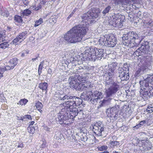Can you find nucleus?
<instances>
[{
  "label": "nucleus",
  "mask_w": 153,
  "mask_h": 153,
  "mask_svg": "<svg viewBox=\"0 0 153 153\" xmlns=\"http://www.w3.org/2000/svg\"><path fill=\"white\" fill-rule=\"evenodd\" d=\"M82 104V100L79 98L75 97L72 100H69L65 102L63 104H61V106L64 108H68L70 111L71 116L75 117L77 115L78 112L76 106Z\"/></svg>",
  "instance_id": "3"
},
{
  "label": "nucleus",
  "mask_w": 153,
  "mask_h": 153,
  "mask_svg": "<svg viewBox=\"0 0 153 153\" xmlns=\"http://www.w3.org/2000/svg\"><path fill=\"white\" fill-rule=\"evenodd\" d=\"M45 129L48 131H50V128L47 127H45Z\"/></svg>",
  "instance_id": "54"
},
{
  "label": "nucleus",
  "mask_w": 153,
  "mask_h": 153,
  "mask_svg": "<svg viewBox=\"0 0 153 153\" xmlns=\"http://www.w3.org/2000/svg\"><path fill=\"white\" fill-rule=\"evenodd\" d=\"M27 31H25L19 33L17 36L18 37H19V39L22 42L26 38L27 35Z\"/></svg>",
  "instance_id": "21"
},
{
  "label": "nucleus",
  "mask_w": 153,
  "mask_h": 153,
  "mask_svg": "<svg viewBox=\"0 0 153 153\" xmlns=\"http://www.w3.org/2000/svg\"><path fill=\"white\" fill-rule=\"evenodd\" d=\"M146 123L145 120H143L140 122L139 123V125H143L144 124Z\"/></svg>",
  "instance_id": "52"
},
{
  "label": "nucleus",
  "mask_w": 153,
  "mask_h": 153,
  "mask_svg": "<svg viewBox=\"0 0 153 153\" xmlns=\"http://www.w3.org/2000/svg\"><path fill=\"white\" fill-rule=\"evenodd\" d=\"M146 13H143V23L144 26L147 28H151L153 25V22L151 19L148 16H146Z\"/></svg>",
  "instance_id": "10"
},
{
  "label": "nucleus",
  "mask_w": 153,
  "mask_h": 153,
  "mask_svg": "<svg viewBox=\"0 0 153 153\" xmlns=\"http://www.w3.org/2000/svg\"><path fill=\"white\" fill-rule=\"evenodd\" d=\"M123 69L120 70L119 72V77H120L121 80H126L128 79L129 76L128 74V73L124 71H123Z\"/></svg>",
  "instance_id": "18"
},
{
  "label": "nucleus",
  "mask_w": 153,
  "mask_h": 153,
  "mask_svg": "<svg viewBox=\"0 0 153 153\" xmlns=\"http://www.w3.org/2000/svg\"><path fill=\"white\" fill-rule=\"evenodd\" d=\"M149 43L148 42H146L143 43L140 47L138 49L143 54L147 53L149 51Z\"/></svg>",
  "instance_id": "14"
},
{
  "label": "nucleus",
  "mask_w": 153,
  "mask_h": 153,
  "mask_svg": "<svg viewBox=\"0 0 153 153\" xmlns=\"http://www.w3.org/2000/svg\"><path fill=\"white\" fill-rule=\"evenodd\" d=\"M108 42L107 46L109 47H113L116 44V38L113 35H109L108 38Z\"/></svg>",
  "instance_id": "16"
},
{
  "label": "nucleus",
  "mask_w": 153,
  "mask_h": 153,
  "mask_svg": "<svg viewBox=\"0 0 153 153\" xmlns=\"http://www.w3.org/2000/svg\"><path fill=\"white\" fill-rule=\"evenodd\" d=\"M102 97L103 96L102 93L97 91L95 93L94 95L92 94V99L94 100H98L102 98Z\"/></svg>",
  "instance_id": "20"
},
{
  "label": "nucleus",
  "mask_w": 153,
  "mask_h": 153,
  "mask_svg": "<svg viewBox=\"0 0 153 153\" xmlns=\"http://www.w3.org/2000/svg\"><path fill=\"white\" fill-rule=\"evenodd\" d=\"M21 56H25V54L24 53H22L21 54Z\"/></svg>",
  "instance_id": "58"
},
{
  "label": "nucleus",
  "mask_w": 153,
  "mask_h": 153,
  "mask_svg": "<svg viewBox=\"0 0 153 153\" xmlns=\"http://www.w3.org/2000/svg\"><path fill=\"white\" fill-rule=\"evenodd\" d=\"M65 97L66 98V99L67 100L72 99L75 98V96H71L70 95H65Z\"/></svg>",
  "instance_id": "42"
},
{
  "label": "nucleus",
  "mask_w": 153,
  "mask_h": 153,
  "mask_svg": "<svg viewBox=\"0 0 153 153\" xmlns=\"http://www.w3.org/2000/svg\"><path fill=\"white\" fill-rule=\"evenodd\" d=\"M140 96L146 100L148 99L150 95H153V74L148 75L147 77L143 82H140Z\"/></svg>",
  "instance_id": "2"
},
{
  "label": "nucleus",
  "mask_w": 153,
  "mask_h": 153,
  "mask_svg": "<svg viewBox=\"0 0 153 153\" xmlns=\"http://www.w3.org/2000/svg\"><path fill=\"white\" fill-rule=\"evenodd\" d=\"M30 8L31 9H33V10H38V6H31L30 7Z\"/></svg>",
  "instance_id": "47"
},
{
  "label": "nucleus",
  "mask_w": 153,
  "mask_h": 153,
  "mask_svg": "<svg viewBox=\"0 0 153 153\" xmlns=\"http://www.w3.org/2000/svg\"><path fill=\"white\" fill-rule=\"evenodd\" d=\"M24 147L23 144L22 142H19L18 145V148H23Z\"/></svg>",
  "instance_id": "45"
},
{
  "label": "nucleus",
  "mask_w": 153,
  "mask_h": 153,
  "mask_svg": "<svg viewBox=\"0 0 153 153\" xmlns=\"http://www.w3.org/2000/svg\"><path fill=\"white\" fill-rule=\"evenodd\" d=\"M111 8V7L110 6H108L107 7H106L105 8L102 12V13L105 15L106 13H108L110 9Z\"/></svg>",
  "instance_id": "37"
},
{
  "label": "nucleus",
  "mask_w": 153,
  "mask_h": 153,
  "mask_svg": "<svg viewBox=\"0 0 153 153\" xmlns=\"http://www.w3.org/2000/svg\"><path fill=\"white\" fill-rule=\"evenodd\" d=\"M85 82L84 81L83 82H79L75 89L77 90H81V91L87 90L88 85L87 82Z\"/></svg>",
  "instance_id": "17"
},
{
  "label": "nucleus",
  "mask_w": 153,
  "mask_h": 153,
  "mask_svg": "<svg viewBox=\"0 0 153 153\" xmlns=\"http://www.w3.org/2000/svg\"><path fill=\"white\" fill-rule=\"evenodd\" d=\"M35 130V129L34 127H33V126H29L27 128L28 132L30 133L33 134L34 133Z\"/></svg>",
  "instance_id": "34"
},
{
  "label": "nucleus",
  "mask_w": 153,
  "mask_h": 153,
  "mask_svg": "<svg viewBox=\"0 0 153 153\" xmlns=\"http://www.w3.org/2000/svg\"><path fill=\"white\" fill-rule=\"evenodd\" d=\"M22 41L19 39V37L17 36L12 41L13 44L15 45H16L21 42Z\"/></svg>",
  "instance_id": "28"
},
{
  "label": "nucleus",
  "mask_w": 153,
  "mask_h": 153,
  "mask_svg": "<svg viewBox=\"0 0 153 153\" xmlns=\"http://www.w3.org/2000/svg\"><path fill=\"white\" fill-rule=\"evenodd\" d=\"M150 29H151V30L152 31H153V25H152V27L151 28H150Z\"/></svg>",
  "instance_id": "59"
},
{
  "label": "nucleus",
  "mask_w": 153,
  "mask_h": 153,
  "mask_svg": "<svg viewBox=\"0 0 153 153\" xmlns=\"http://www.w3.org/2000/svg\"><path fill=\"white\" fill-rule=\"evenodd\" d=\"M92 94L91 92L88 91V92H83L81 94L82 97L86 100H92Z\"/></svg>",
  "instance_id": "19"
},
{
  "label": "nucleus",
  "mask_w": 153,
  "mask_h": 153,
  "mask_svg": "<svg viewBox=\"0 0 153 153\" xmlns=\"http://www.w3.org/2000/svg\"><path fill=\"white\" fill-rule=\"evenodd\" d=\"M0 14L4 17H7L9 16V12L6 9H3L0 10Z\"/></svg>",
  "instance_id": "22"
},
{
  "label": "nucleus",
  "mask_w": 153,
  "mask_h": 153,
  "mask_svg": "<svg viewBox=\"0 0 153 153\" xmlns=\"http://www.w3.org/2000/svg\"><path fill=\"white\" fill-rule=\"evenodd\" d=\"M22 117V120H24L25 119V116L23 117Z\"/></svg>",
  "instance_id": "60"
},
{
  "label": "nucleus",
  "mask_w": 153,
  "mask_h": 153,
  "mask_svg": "<svg viewBox=\"0 0 153 153\" xmlns=\"http://www.w3.org/2000/svg\"><path fill=\"white\" fill-rule=\"evenodd\" d=\"M45 3V0H40V3L41 4H44Z\"/></svg>",
  "instance_id": "53"
},
{
  "label": "nucleus",
  "mask_w": 153,
  "mask_h": 153,
  "mask_svg": "<svg viewBox=\"0 0 153 153\" xmlns=\"http://www.w3.org/2000/svg\"><path fill=\"white\" fill-rule=\"evenodd\" d=\"M47 83L45 82L40 83L39 85V87L42 90H46L47 87Z\"/></svg>",
  "instance_id": "29"
},
{
  "label": "nucleus",
  "mask_w": 153,
  "mask_h": 153,
  "mask_svg": "<svg viewBox=\"0 0 153 153\" xmlns=\"http://www.w3.org/2000/svg\"><path fill=\"white\" fill-rule=\"evenodd\" d=\"M69 80L70 86L76 89L79 82L85 81L86 79L82 76L77 75L70 77Z\"/></svg>",
  "instance_id": "7"
},
{
  "label": "nucleus",
  "mask_w": 153,
  "mask_h": 153,
  "mask_svg": "<svg viewBox=\"0 0 153 153\" xmlns=\"http://www.w3.org/2000/svg\"><path fill=\"white\" fill-rule=\"evenodd\" d=\"M118 87L117 86L113 85L110 87L105 91L107 97H110L115 93L118 90Z\"/></svg>",
  "instance_id": "13"
},
{
  "label": "nucleus",
  "mask_w": 153,
  "mask_h": 153,
  "mask_svg": "<svg viewBox=\"0 0 153 153\" xmlns=\"http://www.w3.org/2000/svg\"><path fill=\"white\" fill-rule=\"evenodd\" d=\"M146 110L148 112L150 113H151L153 112V107L149 106L148 107Z\"/></svg>",
  "instance_id": "41"
},
{
  "label": "nucleus",
  "mask_w": 153,
  "mask_h": 153,
  "mask_svg": "<svg viewBox=\"0 0 153 153\" xmlns=\"http://www.w3.org/2000/svg\"><path fill=\"white\" fill-rule=\"evenodd\" d=\"M31 13V11L29 9H26L23 11L22 13L24 16H28L30 15Z\"/></svg>",
  "instance_id": "31"
},
{
  "label": "nucleus",
  "mask_w": 153,
  "mask_h": 153,
  "mask_svg": "<svg viewBox=\"0 0 153 153\" xmlns=\"http://www.w3.org/2000/svg\"><path fill=\"white\" fill-rule=\"evenodd\" d=\"M91 49H88L86 50L82 53L84 60L89 61L90 60H93L92 59V54H91Z\"/></svg>",
  "instance_id": "12"
},
{
  "label": "nucleus",
  "mask_w": 153,
  "mask_h": 153,
  "mask_svg": "<svg viewBox=\"0 0 153 153\" xmlns=\"http://www.w3.org/2000/svg\"><path fill=\"white\" fill-rule=\"evenodd\" d=\"M6 36L5 34H1L0 32V42L5 40Z\"/></svg>",
  "instance_id": "38"
},
{
  "label": "nucleus",
  "mask_w": 153,
  "mask_h": 153,
  "mask_svg": "<svg viewBox=\"0 0 153 153\" xmlns=\"http://www.w3.org/2000/svg\"><path fill=\"white\" fill-rule=\"evenodd\" d=\"M38 21H36V24L34 25V26L35 27H37L38 26Z\"/></svg>",
  "instance_id": "55"
},
{
  "label": "nucleus",
  "mask_w": 153,
  "mask_h": 153,
  "mask_svg": "<svg viewBox=\"0 0 153 153\" xmlns=\"http://www.w3.org/2000/svg\"><path fill=\"white\" fill-rule=\"evenodd\" d=\"M59 107L62 109L58 115L59 122L60 124H62L63 123L66 124V123L65 121L69 119V116L70 114L71 115L70 113L68 115V113L67 112V111H68L69 110V109L64 108L63 107L62 108V107L61 106V104H60Z\"/></svg>",
  "instance_id": "6"
},
{
  "label": "nucleus",
  "mask_w": 153,
  "mask_h": 153,
  "mask_svg": "<svg viewBox=\"0 0 153 153\" xmlns=\"http://www.w3.org/2000/svg\"><path fill=\"white\" fill-rule=\"evenodd\" d=\"M17 59L15 58L10 59L5 67V70H8L13 69L17 63Z\"/></svg>",
  "instance_id": "11"
},
{
  "label": "nucleus",
  "mask_w": 153,
  "mask_h": 153,
  "mask_svg": "<svg viewBox=\"0 0 153 153\" xmlns=\"http://www.w3.org/2000/svg\"><path fill=\"white\" fill-rule=\"evenodd\" d=\"M112 99L111 98H109L108 100H103L102 101H100L99 103L100 104V107L103 106L106 104H107Z\"/></svg>",
  "instance_id": "24"
},
{
  "label": "nucleus",
  "mask_w": 153,
  "mask_h": 153,
  "mask_svg": "<svg viewBox=\"0 0 153 153\" xmlns=\"http://www.w3.org/2000/svg\"><path fill=\"white\" fill-rule=\"evenodd\" d=\"M108 37L109 35H107L102 36L98 39V42L99 44L107 46L108 44Z\"/></svg>",
  "instance_id": "15"
},
{
  "label": "nucleus",
  "mask_w": 153,
  "mask_h": 153,
  "mask_svg": "<svg viewBox=\"0 0 153 153\" xmlns=\"http://www.w3.org/2000/svg\"><path fill=\"white\" fill-rule=\"evenodd\" d=\"M143 54L140 51L139 49H138L135 51L133 54V55L135 56H139L141 55H143Z\"/></svg>",
  "instance_id": "32"
},
{
  "label": "nucleus",
  "mask_w": 153,
  "mask_h": 153,
  "mask_svg": "<svg viewBox=\"0 0 153 153\" xmlns=\"http://www.w3.org/2000/svg\"><path fill=\"white\" fill-rule=\"evenodd\" d=\"M137 34L134 32H129L127 35L123 37V42L125 45L130 47L137 46L141 40Z\"/></svg>",
  "instance_id": "4"
},
{
  "label": "nucleus",
  "mask_w": 153,
  "mask_h": 153,
  "mask_svg": "<svg viewBox=\"0 0 153 153\" xmlns=\"http://www.w3.org/2000/svg\"><path fill=\"white\" fill-rule=\"evenodd\" d=\"M99 124L100 123H96L94 125H91L90 126V128L92 129V131L98 136H101L102 132L104 130V128L101 124Z\"/></svg>",
  "instance_id": "8"
},
{
  "label": "nucleus",
  "mask_w": 153,
  "mask_h": 153,
  "mask_svg": "<svg viewBox=\"0 0 153 153\" xmlns=\"http://www.w3.org/2000/svg\"><path fill=\"white\" fill-rule=\"evenodd\" d=\"M48 21L49 23L51 25H54L56 22V19L54 16H51L49 19H48Z\"/></svg>",
  "instance_id": "26"
},
{
  "label": "nucleus",
  "mask_w": 153,
  "mask_h": 153,
  "mask_svg": "<svg viewBox=\"0 0 153 153\" xmlns=\"http://www.w3.org/2000/svg\"><path fill=\"white\" fill-rule=\"evenodd\" d=\"M34 122L32 121L30 123L29 126H33L32 125L34 124Z\"/></svg>",
  "instance_id": "56"
},
{
  "label": "nucleus",
  "mask_w": 153,
  "mask_h": 153,
  "mask_svg": "<svg viewBox=\"0 0 153 153\" xmlns=\"http://www.w3.org/2000/svg\"><path fill=\"white\" fill-rule=\"evenodd\" d=\"M39 111L40 112H41L42 111V110L40 109H42V108L43 107V105L42 103L41 102H39Z\"/></svg>",
  "instance_id": "44"
},
{
  "label": "nucleus",
  "mask_w": 153,
  "mask_h": 153,
  "mask_svg": "<svg viewBox=\"0 0 153 153\" xmlns=\"http://www.w3.org/2000/svg\"><path fill=\"white\" fill-rule=\"evenodd\" d=\"M43 22V21L42 19V18H40L39 19V25L40 24H41Z\"/></svg>",
  "instance_id": "51"
},
{
  "label": "nucleus",
  "mask_w": 153,
  "mask_h": 153,
  "mask_svg": "<svg viewBox=\"0 0 153 153\" xmlns=\"http://www.w3.org/2000/svg\"><path fill=\"white\" fill-rule=\"evenodd\" d=\"M18 118L19 120H22V117H18Z\"/></svg>",
  "instance_id": "57"
},
{
  "label": "nucleus",
  "mask_w": 153,
  "mask_h": 153,
  "mask_svg": "<svg viewBox=\"0 0 153 153\" xmlns=\"http://www.w3.org/2000/svg\"><path fill=\"white\" fill-rule=\"evenodd\" d=\"M25 118H27L28 119H31V116L29 115H25Z\"/></svg>",
  "instance_id": "50"
},
{
  "label": "nucleus",
  "mask_w": 153,
  "mask_h": 153,
  "mask_svg": "<svg viewBox=\"0 0 153 153\" xmlns=\"http://www.w3.org/2000/svg\"><path fill=\"white\" fill-rule=\"evenodd\" d=\"M91 53L92 54V59L95 60L97 58H98L102 57L103 55V50L102 49H98L97 48H91Z\"/></svg>",
  "instance_id": "9"
},
{
  "label": "nucleus",
  "mask_w": 153,
  "mask_h": 153,
  "mask_svg": "<svg viewBox=\"0 0 153 153\" xmlns=\"http://www.w3.org/2000/svg\"><path fill=\"white\" fill-rule=\"evenodd\" d=\"M58 99L60 100H66V98L65 97V95L62 97V95H61L60 97L58 98Z\"/></svg>",
  "instance_id": "49"
},
{
  "label": "nucleus",
  "mask_w": 153,
  "mask_h": 153,
  "mask_svg": "<svg viewBox=\"0 0 153 153\" xmlns=\"http://www.w3.org/2000/svg\"><path fill=\"white\" fill-rule=\"evenodd\" d=\"M29 2V0H22L23 4L25 5H27L28 4Z\"/></svg>",
  "instance_id": "46"
},
{
  "label": "nucleus",
  "mask_w": 153,
  "mask_h": 153,
  "mask_svg": "<svg viewBox=\"0 0 153 153\" xmlns=\"http://www.w3.org/2000/svg\"><path fill=\"white\" fill-rule=\"evenodd\" d=\"M110 144L111 146H118L120 144L119 142L116 141H111L110 142Z\"/></svg>",
  "instance_id": "35"
},
{
  "label": "nucleus",
  "mask_w": 153,
  "mask_h": 153,
  "mask_svg": "<svg viewBox=\"0 0 153 153\" xmlns=\"http://www.w3.org/2000/svg\"><path fill=\"white\" fill-rule=\"evenodd\" d=\"M117 64L114 62L109 65V70L112 72H114V71L116 69Z\"/></svg>",
  "instance_id": "23"
},
{
  "label": "nucleus",
  "mask_w": 153,
  "mask_h": 153,
  "mask_svg": "<svg viewBox=\"0 0 153 153\" xmlns=\"http://www.w3.org/2000/svg\"><path fill=\"white\" fill-rule=\"evenodd\" d=\"M71 15H70V16H69L68 17V19H69V18H70V17H71Z\"/></svg>",
  "instance_id": "62"
},
{
  "label": "nucleus",
  "mask_w": 153,
  "mask_h": 153,
  "mask_svg": "<svg viewBox=\"0 0 153 153\" xmlns=\"http://www.w3.org/2000/svg\"><path fill=\"white\" fill-rule=\"evenodd\" d=\"M112 153H118V152L116 151Z\"/></svg>",
  "instance_id": "61"
},
{
  "label": "nucleus",
  "mask_w": 153,
  "mask_h": 153,
  "mask_svg": "<svg viewBox=\"0 0 153 153\" xmlns=\"http://www.w3.org/2000/svg\"><path fill=\"white\" fill-rule=\"evenodd\" d=\"M47 63V62L45 61H43L41 62L39 65V70L40 69L42 70V68H45L47 66L46 64Z\"/></svg>",
  "instance_id": "27"
},
{
  "label": "nucleus",
  "mask_w": 153,
  "mask_h": 153,
  "mask_svg": "<svg viewBox=\"0 0 153 153\" xmlns=\"http://www.w3.org/2000/svg\"><path fill=\"white\" fill-rule=\"evenodd\" d=\"M114 82L112 79H109L108 80H107L106 81V85H113ZM113 85H112V86Z\"/></svg>",
  "instance_id": "36"
},
{
  "label": "nucleus",
  "mask_w": 153,
  "mask_h": 153,
  "mask_svg": "<svg viewBox=\"0 0 153 153\" xmlns=\"http://www.w3.org/2000/svg\"><path fill=\"white\" fill-rule=\"evenodd\" d=\"M37 105H37V103L36 104V105L37 108Z\"/></svg>",
  "instance_id": "64"
},
{
  "label": "nucleus",
  "mask_w": 153,
  "mask_h": 153,
  "mask_svg": "<svg viewBox=\"0 0 153 153\" xmlns=\"http://www.w3.org/2000/svg\"><path fill=\"white\" fill-rule=\"evenodd\" d=\"M113 73V72H111L110 73L109 72L108 73V76L109 77V79H112L114 75Z\"/></svg>",
  "instance_id": "43"
},
{
  "label": "nucleus",
  "mask_w": 153,
  "mask_h": 153,
  "mask_svg": "<svg viewBox=\"0 0 153 153\" xmlns=\"http://www.w3.org/2000/svg\"><path fill=\"white\" fill-rule=\"evenodd\" d=\"M36 59L35 58V59H32V60L33 61H34Z\"/></svg>",
  "instance_id": "63"
},
{
  "label": "nucleus",
  "mask_w": 153,
  "mask_h": 153,
  "mask_svg": "<svg viewBox=\"0 0 153 153\" xmlns=\"http://www.w3.org/2000/svg\"><path fill=\"white\" fill-rule=\"evenodd\" d=\"M28 101V100L26 99H22L19 101L18 104H19L22 105H25Z\"/></svg>",
  "instance_id": "30"
},
{
  "label": "nucleus",
  "mask_w": 153,
  "mask_h": 153,
  "mask_svg": "<svg viewBox=\"0 0 153 153\" xmlns=\"http://www.w3.org/2000/svg\"><path fill=\"white\" fill-rule=\"evenodd\" d=\"M4 71V69L0 68V79L3 76V74L1 72Z\"/></svg>",
  "instance_id": "48"
},
{
  "label": "nucleus",
  "mask_w": 153,
  "mask_h": 153,
  "mask_svg": "<svg viewBox=\"0 0 153 153\" xmlns=\"http://www.w3.org/2000/svg\"><path fill=\"white\" fill-rule=\"evenodd\" d=\"M124 18L125 17L123 16H113L110 17L108 20L109 23L114 27L120 28L123 26L122 23Z\"/></svg>",
  "instance_id": "5"
},
{
  "label": "nucleus",
  "mask_w": 153,
  "mask_h": 153,
  "mask_svg": "<svg viewBox=\"0 0 153 153\" xmlns=\"http://www.w3.org/2000/svg\"><path fill=\"white\" fill-rule=\"evenodd\" d=\"M41 146L42 148H44L46 146V142L45 140L41 141L40 142Z\"/></svg>",
  "instance_id": "40"
},
{
  "label": "nucleus",
  "mask_w": 153,
  "mask_h": 153,
  "mask_svg": "<svg viewBox=\"0 0 153 153\" xmlns=\"http://www.w3.org/2000/svg\"><path fill=\"white\" fill-rule=\"evenodd\" d=\"M9 46V44L8 42L7 41L4 42L0 44V48L2 49H5L8 47Z\"/></svg>",
  "instance_id": "25"
},
{
  "label": "nucleus",
  "mask_w": 153,
  "mask_h": 153,
  "mask_svg": "<svg viewBox=\"0 0 153 153\" xmlns=\"http://www.w3.org/2000/svg\"><path fill=\"white\" fill-rule=\"evenodd\" d=\"M14 19L16 22L18 23H20L22 22V18L19 16L16 15L14 17Z\"/></svg>",
  "instance_id": "33"
},
{
  "label": "nucleus",
  "mask_w": 153,
  "mask_h": 153,
  "mask_svg": "<svg viewBox=\"0 0 153 153\" xmlns=\"http://www.w3.org/2000/svg\"><path fill=\"white\" fill-rule=\"evenodd\" d=\"M107 147L106 146H102L98 148V149L100 151L106 150L107 149Z\"/></svg>",
  "instance_id": "39"
},
{
  "label": "nucleus",
  "mask_w": 153,
  "mask_h": 153,
  "mask_svg": "<svg viewBox=\"0 0 153 153\" xmlns=\"http://www.w3.org/2000/svg\"><path fill=\"white\" fill-rule=\"evenodd\" d=\"M98 9L93 8L82 17L83 22L85 24L78 25L72 27L64 35V39L70 43H75L81 41L88 30V25L93 22L99 15Z\"/></svg>",
  "instance_id": "1"
}]
</instances>
